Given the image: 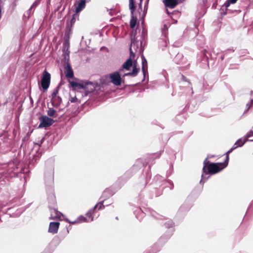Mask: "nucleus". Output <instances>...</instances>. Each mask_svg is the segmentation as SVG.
Returning a JSON list of instances; mask_svg holds the SVG:
<instances>
[{
    "instance_id": "obj_1",
    "label": "nucleus",
    "mask_w": 253,
    "mask_h": 253,
    "mask_svg": "<svg viewBox=\"0 0 253 253\" xmlns=\"http://www.w3.org/2000/svg\"><path fill=\"white\" fill-rule=\"evenodd\" d=\"M237 148V146H234L233 148H231L227 151L226 153V158L225 161L224 163H211L207 166L206 165L205 163H204V166L203 169V172L205 174H213L219 172L223 169L226 168L228 163L229 153H230L233 150Z\"/></svg>"
},
{
    "instance_id": "obj_2",
    "label": "nucleus",
    "mask_w": 253,
    "mask_h": 253,
    "mask_svg": "<svg viewBox=\"0 0 253 253\" xmlns=\"http://www.w3.org/2000/svg\"><path fill=\"white\" fill-rule=\"evenodd\" d=\"M135 47V43L134 40H133L132 39H131V46L130 47V58L128 59L124 64L123 65V67L124 69H125L126 70H129V68L131 66H132V59H134L135 56L134 53L132 51V48Z\"/></svg>"
},
{
    "instance_id": "obj_3",
    "label": "nucleus",
    "mask_w": 253,
    "mask_h": 253,
    "mask_svg": "<svg viewBox=\"0 0 253 253\" xmlns=\"http://www.w3.org/2000/svg\"><path fill=\"white\" fill-rule=\"evenodd\" d=\"M40 124L39 127H46L50 126L54 122L52 119L48 118L46 116H42L40 118Z\"/></svg>"
},
{
    "instance_id": "obj_4",
    "label": "nucleus",
    "mask_w": 253,
    "mask_h": 253,
    "mask_svg": "<svg viewBox=\"0 0 253 253\" xmlns=\"http://www.w3.org/2000/svg\"><path fill=\"white\" fill-rule=\"evenodd\" d=\"M50 81V75L46 71H44L42 79L41 85L44 90L48 88Z\"/></svg>"
},
{
    "instance_id": "obj_5",
    "label": "nucleus",
    "mask_w": 253,
    "mask_h": 253,
    "mask_svg": "<svg viewBox=\"0 0 253 253\" xmlns=\"http://www.w3.org/2000/svg\"><path fill=\"white\" fill-rule=\"evenodd\" d=\"M110 78L111 82L116 85H120L122 83V79L119 73L117 72L113 73L110 75Z\"/></svg>"
},
{
    "instance_id": "obj_6",
    "label": "nucleus",
    "mask_w": 253,
    "mask_h": 253,
    "mask_svg": "<svg viewBox=\"0 0 253 253\" xmlns=\"http://www.w3.org/2000/svg\"><path fill=\"white\" fill-rule=\"evenodd\" d=\"M97 87H98L97 84L93 83H85V95H87L89 93L93 92L96 90Z\"/></svg>"
},
{
    "instance_id": "obj_7",
    "label": "nucleus",
    "mask_w": 253,
    "mask_h": 253,
    "mask_svg": "<svg viewBox=\"0 0 253 253\" xmlns=\"http://www.w3.org/2000/svg\"><path fill=\"white\" fill-rule=\"evenodd\" d=\"M92 213L93 210H90L86 214V216L89 218L88 219H86L83 216H80L76 220L74 221V222H78V223H79L83 222H89L93 221V218L92 216Z\"/></svg>"
},
{
    "instance_id": "obj_8",
    "label": "nucleus",
    "mask_w": 253,
    "mask_h": 253,
    "mask_svg": "<svg viewBox=\"0 0 253 253\" xmlns=\"http://www.w3.org/2000/svg\"><path fill=\"white\" fill-rule=\"evenodd\" d=\"M185 0H163L166 7L173 8L178 3H181Z\"/></svg>"
},
{
    "instance_id": "obj_9",
    "label": "nucleus",
    "mask_w": 253,
    "mask_h": 253,
    "mask_svg": "<svg viewBox=\"0 0 253 253\" xmlns=\"http://www.w3.org/2000/svg\"><path fill=\"white\" fill-rule=\"evenodd\" d=\"M60 223L58 222H51L49 224L48 232L52 234L57 232Z\"/></svg>"
},
{
    "instance_id": "obj_10",
    "label": "nucleus",
    "mask_w": 253,
    "mask_h": 253,
    "mask_svg": "<svg viewBox=\"0 0 253 253\" xmlns=\"http://www.w3.org/2000/svg\"><path fill=\"white\" fill-rule=\"evenodd\" d=\"M71 85L75 90H83L84 91L85 84H80L77 82H72Z\"/></svg>"
},
{
    "instance_id": "obj_11",
    "label": "nucleus",
    "mask_w": 253,
    "mask_h": 253,
    "mask_svg": "<svg viewBox=\"0 0 253 253\" xmlns=\"http://www.w3.org/2000/svg\"><path fill=\"white\" fill-rule=\"evenodd\" d=\"M142 70L144 76L146 75L147 70V62L143 55L141 56Z\"/></svg>"
},
{
    "instance_id": "obj_12",
    "label": "nucleus",
    "mask_w": 253,
    "mask_h": 253,
    "mask_svg": "<svg viewBox=\"0 0 253 253\" xmlns=\"http://www.w3.org/2000/svg\"><path fill=\"white\" fill-rule=\"evenodd\" d=\"M85 5V1L84 0H81L77 5L76 7L75 11L76 13H78L82 10Z\"/></svg>"
},
{
    "instance_id": "obj_13",
    "label": "nucleus",
    "mask_w": 253,
    "mask_h": 253,
    "mask_svg": "<svg viewBox=\"0 0 253 253\" xmlns=\"http://www.w3.org/2000/svg\"><path fill=\"white\" fill-rule=\"evenodd\" d=\"M61 215V213L58 211L55 210H53L51 211V216L50 217V219H55L60 218Z\"/></svg>"
},
{
    "instance_id": "obj_14",
    "label": "nucleus",
    "mask_w": 253,
    "mask_h": 253,
    "mask_svg": "<svg viewBox=\"0 0 253 253\" xmlns=\"http://www.w3.org/2000/svg\"><path fill=\"white\" fill-rule=\"evenodd\" d=\"M66 76L69 78H72L73 77V72L69 65H67L66 68Z\"/></svg>"
},
{
    "instance_id": "obj_15",
    "label": "nucleus",
    "mask_w": 253,
    "mask_h": 253,
    "mask_svg": "<svg viewBox=\"0 0 253 253\" xmlns=\"http://www.w3.org/2000/svg\"><path fill=\"white\" fill-rule=\"evenodd\" d=\"M138 71H139V69L136 67L135 63H134L133 65L132 72L126 73V74H125V76L129 75V76H135L137 75Z\"/></svg>"
},
{
    "instance_id": "obj_16",
    "label": "nucleus",
    "mask_w": 253,
    "mask_h": 253,
    "mask_svg": "<svg viewBox=\"0 0 253 253\" xmlns=\"http://www.w3.org/2000/svg\"><path fill=\"white\" fill-rule=\"evenodd\" d=\"M69 47V44L67 42H66L64 44V48H63V51L65 55V58L66 59L67 57H69V51L68 50Z\"/></svg>"
},
{
    "instance_id": "obj_17",
    "label": "nucleus",
    "mask_w": 253,
    "mask_h": 253,
    "mask_svg": "<svg viewBox=\"0 0 253 253\" xmlns=\"http://www.w3.org/2000/svg\"><path fill=\"white\" fill-rule=\"evenodd\" d=\"M247 142L246 139L244 137L238 139L234 144V146L238 147L242 146L245 143Z\"/></svg>"
},
{
    "instance_id": "obj_18",
    "label": "nucleus",
    "mask_w": 253,
    "mask_h": 253,
    "mask_svg": "<svg viewBox=\"0 0 253 253\" xmlns=\"http://www.w3.org/2000/svg\"><path fill=\"white\" fill-rule=\"evenodd\" d=\"M61 102V99L58 96H55L52 98V103L55 106H58Z\"/></svg>"
},
{
    "instance_id": "obj_19",
    "label": "nucleus",
    "mask_w": 253,
    "mask_h": 253,
    "mask_svg": "<svg viewBox=\"0 0 253 253\" xmlns=\"http://www.w3.org/2000/svg\"><path fill=\"white\" fill-rule=\"evenodd\" d=\"M237 0H227L224 3L223 6L226 8H227L229 6L230 4H234L236 2Z\"/></svg>"
},
{
    "instance_id": "obj_20",
    "label": "nucleus",
    "mask_w": 253,
    "mask_h": 253,
    "mask_svg": "<svg viewBox=\"0 0 253 253\" xmlns=\"http://www.w3.org/2000/svg\"><path fill=\"white\" fill-rule=\"evenodd\" d=\"M129 8L131 10V14H133V11L135 9L133 0H129Z\"/></svg>"
},
{
    "instance_id": "obj_21",
    "label": "nucleus",
    "mask_w": 253,
    "mask_h": 253,
    "mask_svg": "<svg viewBox=\"0 0 253 253\" xmlns=\"http://www.w3.org/2000/svg\"><path fill=\"white\" fill-rule=\"evenodd\" d=\"M137 21V18H134L133 16L132 17V18L130 22V26L131 28H134L136 25Z\"/></svg>"
},
{
    "instance_id": "obj_22",
    "label": "nucleus",
    "mask_w": 253,
    "mask_h": 253,
    "mask_svg": "<svg viewBox=\"0 0 253 253\" xmlns=\"http://www.w3.org/2000/svg\"><path fill=\"white\" fill-rule=\"evenodd\" d=\"M56 111L52 108H50L47 111V115L50 117H52L55 114Z\"/></svg>"
},
{
    "instance_id": "obj_23",
    "label": "nucleus",
    "mask_w": 253,
    "mask_h": 253,
    "mask_svg": "<svg viewBox=\"0 0 253 253\" xmlns=\"http://www.w3.org/2000/svg\"><path fill=\"white\" fill-rule=\"evenodd\" d=\"M103 207H104V206H103V204L102 203H99L95 205V206L94 207V209H92L93 211L96 209H98L99 210H101V209H103Z\"/></svg>"
},
{
    "instance_id": "obj_24",
    "label": "nucleus",
    "mask_w": 253,
    "mask_h": 253,
    "mask_svg": "<svg viewBox=\"0 0 253 253\" xmlns=\"http://www.w3.org/2000/svg\"><path fill=\"white\" fill-rule=\"evenodd\" d=\"M253 136V131L251 130L249 131L244 137L245 139H246V141H248V138Z\"/></svg>"
},
{
    "instance_id": "obj_25",
    "label": "nucleus",
    "mask_w": 253,
    "mask_h": 253,
    "mask_svg": "<svg viewBox=\"0 0 253 253\" xmlns=\"http://www.w3.org/2000/svg\"><path fill=\"white\" fill-rule=\"evenodd\" d=\"M253 105V98L250 100V102L247 104L246 107L247 109H249L251 106Z\"/></svg>"
},
{
    "instance_id": "obj_26",
    "label": "nucleus",
    "mask_w": 253,
    "mask_h": 253,
    "mask_svg": "<svg viewBox=\"0 0 253 253\" xmlns=\"http://www.w3.org/2000/svg\"><path fill=\"white\" fill-rule=\"evenodd\" d=\"M70 101L71 102H75L77 101V98L76 96L75 97H71L70 98Z\"/></svg>"
},
{
    "instance_id": "obj_27",
    "label": "nucleus",
    "mask_w": 253,
    "mask_h": 253,
    "mask_svg": "<svg viewBox=\"0 0 253 253\" xmlns=\"http://www.w3.org/2000/svg\"><path fill=\"white\" fill-rule=\"evenodd\" d=\"M66 220L69 223H72V224H75V223H78V222H74V221H72V222H71L70 221H69L68 219H66Z\"/></svg>"
},
{
    "instance_id": "obj_28",
    "label": "nucleus",
    "mask_w": 253,
    "mask_h": 253,
    "mask_svg": "<svg viewBox=\"0 0 253 253\" xmlns=\"http://www.w3.org/2000/svg\"><path fill=\"white\" fill-rule=\"evenodd\" d=\"M204 174H203L202 176V179H201V180L200 181V183H202L203 182V181L204 180Z\"/></svg>"
},
{
    "instance_id": "obj_29",
    "label": "nucleus",
    "mask_w": 253,
    "mask_h": 253,
    "mask_svg": "<svg viewBox=\"0 0 253 253\" xmlns=\"http://www.w3.org/2000/svg\"><path fill=\"white\" fill-rule=\"evenodd\" d=\"M73 21H74V19L73 18V19H72V20H71V22H73Z\"/></svg>"
},
{
    "instance_id": "obj_30",
    "label": "nucleus",
    "mask_w": 253,
    "mask_h": 253,
    "mask_svg": "<svg viewBox=\"0 0 253 253\" xmlns=\"http://www.w3.org/2000/svg\"><path fill=\"white\" fill-rule=\"evenodd\" d=\"M34 5V4H33V5L31 6V8H32Z\"/></svg>"
},
{
    "instance_id": "obj_31",
    "label": "nucleus",
    "mask_w": 253,
    "mask_h": 253,
    "mask_svg": "<svg viewBox=\"0 0 253 253\" xmlns=\"http://www.w3.org/2000/svg\"><path fill=\"white\" fill-rule=\"evenodd\" d=\"M143 0H140V4L141 3Z\"/></svg>"
},
{
    "instance_id": "obj_32",
    "label": "nucleus",
    "mask_w": 253,
    "mask_h": 253,
    "mask_svg": "<svg viewBox=\"0 0 253 253\" xmlns=\"http://www.w3.org/2000/svg\"><path fill=\"white\" fill-rule=\"evenodd\" d=\"M250 141H253V139L250 140Z\"/></svg>"
}]
</instances>
